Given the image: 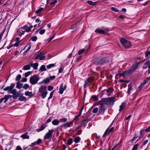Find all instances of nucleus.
<instances>
[{
	"instance_id": "nucleus-59",
	"label": "nucleus",
	"mask_w": 150,
	"mask_h": 150,
	"mask_svg": "<svg viewBox=\"0 0 150 150\" xmlns=\"http://www.w3.org/2000/svg\"><path fill=\"white\" fill-rule=\"evenodd\" d=\"M119 75L120 76H124L125 75H126V73L125 72V71L124 72H122V73H120Z\"/></svg>"
},
{
	"instance_id": "nucleus-19",
	"label": "nucleus",
	"mask_w": 150,
	"mask_h": 150,
	"mask_svg": "<svg viewBox=\"0 0 150 150\" xmlns=\"http://www.w3.org/2000/svg\"><path fill=\"white\" fill-rule=\"evenodd\" d=\"M126 105V103H122V104L120 106V109L119 111L120 112L122 111L125 108Z\"/></svg>"
},
{
	"instance_id": "nucleus-5",
	"label": "nucleus",
	"mask_w": 150,
	"mask_h": 150,
	"mask_svg": "<svg viewBox=\"0 0 150 150\" xmlns=\"http://www.w3.org/2000/svg\"><path fill=\"white\" fill-rule=\"evenodd\" d=\"M112 122L110 125L108 127L106 130L103 136V137H105L107 135H109L114 130V127H110L112 126Z\"/></svg>"
},
{
	"instance_id": "nucleus-20",
	"label": "nucleus",
	"mask_w": 150,
	"mask_h": 150,
	"mask_svg": "<svg viewBox=\"0 0 150 150\" xmlns=\"http://www.w3.org/2000/svg\"><path fill=\"white\" fill-rule=\"evenodd\" d=\"M145 131L144 129L141 130L140 132V136L139 139L142 138L144 136L145 134Z\"/></svg>"
},
{
	"instance_id": "nucleus-57",
	"label": "nucleus",
	"mask_w": 150,
	"mask_h": 150,
	"mask_svg": "<svg viewBox=\"0 0 150 150\" xmlns=\"http://www.w3.org/2000/svg\"><path fill=\"white\" fill-rule=\"evenodd\" d=\"M111 9L113 11L117 12L119 11V10L117 9V8L114 7H111Z\"/></svg>"
},
{
	"instance_id": "nucleus-38",
	"label": "nucleus",
	"mask_w": 150,
	"mask_h": 150,
	"mask_svg": "<svg viewBox=\"0 0 150 150\" xmlns=\"http://www.w3.org/2000/svg\"><path fill=\"white\" fill-rule=\"evenodd\" d=\"M86 51L85 49H82L79 50L78 54L79 55H80Z\"/></svg>"
},
{
	"instance_id": "nucleus-53",
	"label": "nucleus",
	"mask_w": 150,
	"mask_h": 150,
	"mask_svg": "<svg viewBox=\"0 0 150 150\" xmlns=\"http://www.w3.org/2000/svg\"><path fill=\"white\" fill-rule=\"evenodd\" d=\"M43 81L44 83H46L50 82V80L49 78H47L45 80H44Z\"/></svg>"
},
{
	"instance_id": "nucleus-42",
	"label": "nucleus",
	"mask_w": 150,
	"mask_h": 150,
	"mask_svg": "<svg viewBox=\"0 0 150 150\" xmlns=\"http://www.w3.org/2000/svg\"><path fill=\"white\" fill-rule=\"evenodd\" d=\"M73 142V139L71 138H70L68 140L67 144L69 145H71L72 144Z\"/></svg>"
},
{
	"instance_id": "nucleus-14",
	"label": "nucleus",
	"mask_w": 150,
	"mask_h": 150,
	"mask_svg": "<svg viewBox=\"0 0 150 150\" xmlns=\"http://www.w3.org/2000/svg\"><path fill=\"white\" fill-rule=\"evenodd\" d=\"M132 46L131 43L129 41H127L126 43L123 46L125 48H128L131 47Z\"/></svg>"
},
{
	"instance_id": "nucleus-63",
	"label": "nucleus",
	"mask_w": 150,
	"mask_h": 150,
	"mask_svg": "<svg viewBox=\"0 0 150 150\" xmlns=\"http://www.w3.org/2000/svg\"><path fill=\"white\" fill-rule=\"evenodd\" d=\"M132 90V88L131 87H129L128 88L127 91V93L129 95L130 94L131 91Z\"/></svg>"
},
{
	"instance_id": "nucleus-58",
	"label": "nucleus",
	"mask_w": 150,
	"mask_h": 150,
	"mask_svg": "<svg viewBox=\"0 0 150 150\" xmlns=\"http://www.w3.org/2000/svg\"><path fill=\"white\" fill-rule=\"evenodd\" d=\"M53 87L51 86H48V89L49 91L52 90L53 89Z\"/></svg>"
},
{
	"instance_id": "nucleus-29",
	"label": "nucleus",
	"mask_w": 150,
	"mask_h": 150,
	"mask_svg": "<svg viewBox=\"0 0 150 150\" xmlns=\"http://www.w3.org/2000/svg\"><path fill=\"white\" fill-rule=\"evenodd\" d=\"M30 63L29 65H25L23 68L22 69L24 70H29L30 69Z\"/></svg>"
},
{
	"instance_id": "nucleus-37",
	"label": "nucleus",
	"mask_w": 150,
	"mask_h": 150,
	"mask_svg": "<svg viewBox=\"0 0 150 150\" xmlns=\"http://www.w3.org/2000/svg\"><path fill=\"white\" fill-rule=\"evenodd\" d=\"M21 78V74H18L16 77V81H18V82H19Z\"/></svg>"
},
{
	"instance_id": "nucleus-15",
	"label": "nucleus",
	"mask_w": 150,
	"mask_h": 150,
	"mask_svg": "<svg viewBox=\"0 0 150 150\" xmlns=\"http://www.w3.org/2000/svg\"><path fill=\"white\" fill-rule=\"evenodd\" d=\"M105 108L104 106H100V108L99 110V113L103 115L105 110Z\"/></svg>"
},
{
	"instance_id": "nucleus-43",
	"label": "nucleus",
	"mask_w": 150,
	"mask_h": 150,
	"mask_svg": "<svg viewBox=\"0 0 150 150\" xmlns=\"http://www.w3.org/2000/svg\"><path fill=\"white\" fill-rule=\"evenodd\" d=\"M44 9L43 8H41L37 10L36 11V13L38 14L40 13Z\"/></svg>"
},
{
	"instance_id": "nucleus-13",
	"label": "nucleus",
	"mask_w": 150,
	"mask_h": 150,
	"mask_svg": "<svg viewBox=\"0 0 150 150\" xmlns=\"http://www.w3.org/2000/svg\"><path fill=\"white\" fill-rule=\"evenodd\" d=\"M46 89L47 87L46 86H41V87L39 88L38 92L42 93L46 91Z\"/></svg>"
},
{
	"instance_id": "nucleus-35",
	"label": "nucleus",
	"mask_w": 150,
	"mask_h": 150,
	"mask_svg": "<svg viewBox=\"0 0 150 150\" xmlns=\"http://www.w3.org/2000/svg\"><path fill=\"white\" fill-rule=\"evenodd\" d=\"M35 143L36 145H39L41 144L42 143V140L40 139H38L37 141L35 142Z\"/></svg>"
},
{
	"instance_id": "nucleus-31",
	"label": "nucleus",
	"mask_w": 150,
	"mask_h": 150,
	"mask_svg": "<svg viewBox=\"0 0 150 150\" xmlns=\"http://www.w3.org/2000/svg\"><path fill=\"white\" fill-rule=\"evenodd\" d=\"M25 95L28 96H33L32 92L26 91L25 92Z\"/></svg>"
},
{
	"instance_id": "nucleus-27",
	"label": "nucleus",
	"mask_w": 150,
	"mask_h": 150,
	"mask_svg": "<svg viewBox=\"0 0 150 150\" xmlns=\"http://www.w3.org/2000/svg\"><path fill=\"white\" fill-rule=\"evenodd\" d=\"M127 40H126L125 38H122L120 40V42L122 44L123 46H124V45H125L126 42H127Z\"/></svg>"
},
{
	"instance_id": "nucleus-12",
	"label": "nucleus",
	"mask_w": 150,
	"mask_h": 150,
	"mask_svg": "<svg viewBox=\"0 0 150 150\" xmlns=\"http://www.w3.org/2000/svg\"><path fill=\"white\" fill-rule=\"evenodd\" d=\"M73 122H67L66 123L62 125L61 127H63L64 128H67L68 127H69L71 125Z\"/></svg>"
},
{
	"instance_id": "nucleus-49",
	"label": "nucleus",
	"mask_w": 150,
	"mask_h": 150,
	"mask_svg": "<svg viewBox=\"0 0 150 150\" xmlns=\"http://www.w3.org/2000/svg\"><path fill=\"white\" fill-rule=\"evenodd\" d=\"M98 110V108L97 107H96L93 109L92 112L93 113H96Z\"/></svg>"
},
{
	"instance_id": "nucleus-23",
	"label": "nucleus",
	"mask_w": 150,
	"mask_h": 150,
	"mask_svg": "<svg viewBox=\"0 0 150 150\" xmlns=\"http://www.w3.org/2000/svg\"><path fill=\"white\" fill-rule=\"evenodd\" d=\"M125 72L126 73V75H130L132 74L134 72L130 69L126 71H125Z\"/></svg>"
},
{
	"instance_id": "nucleus-16",
	"label": "nucleus",
	"mask_w": 150,
	"mask_h": 150,
	"mask_svg": "<svg viewBox=\"0 0 150 150\" xmlns=\"http://www.w3.org/2000/svg\"><path fill=\"white\" fill-rule=\"evenodd\" d=\"M113 91V89L111 88H109L106 90V92L108 93L107 95L108 96H109L111 95Z\"/></svg>"
},
{
	"instance_id": "nucleus-26",
	"label": "nucleus",
	"mask_w": 150,
	"mask_h": 150,
	"mask_svg": "<svg viewBox=\"0 0 150 150\" xmlns=\"http://www.w3.org/2000/svg\"><path fill=\"white\" fill-rule=\"evenodd\" d=\"M59 123V121L57 120H54L52 121V123L53 125H58Z\"/></svg>"
},
{
	"instance_id": "nucleus-36",
	"label": "nucleus",
	"mask_w": 150,
	"mask_h": 150,
	"mask_svg": "<svg viewBox=\"0 0 150 150\" xmlns=\"http://www.w3.org/2000/svg\"><path fill=\"white\" fill-rule=\"evenodd\" d=\"M104 98L102 99L101 100L99 101L98 102V104L101 105V106H104L103 105L105 104V103L104 102Z\"/></svg>"
},
{
	"instance_id": "nucleus-32",
	"label": "nucleus",
	"mask_w": 150,
	"mask_h": 150,
	"mask_svg": "<svg viewBox=\"0 0 150 150\" xmlns=\"http://www.w3.org/2000/svg\"><path fill=\"white\" fill-rule=\"evenodd\" d=\"M47 93H48L47 91L42 93L41 95L42 98V99L45 98L46 97Z\"/></svg>"
},
{
	"instance_id": "nucleus-62",
	"label": "nucleus",
	"mask_w": 150,
	"mask_h": 150,
	"mask_svg": "<svg viewBox=\"0 0 150 150\" xmlns=\"http://www.w3.org/2000/svg\"><path fill=\"white\" fill-rule=\"evenodd\" d=\"M28 28V26L27 25H25L22 27H21V29L23 30L27 29Z\"/></svg>"
},
{
	"instance_id": "nucleus-11",
	"label": "nucleus",
	"mask_w": 150,
	"mask_h": 150,
	"mask_svg": "<svg viewBox=\"0 0 150 150\" xmlns=\"http://www.w3.org/2000/svg\"><path fill=\"white\" fill-rule=\"evenodd\" d=\"M139 64V62H137L133 64L131 67L130 69L134 72L136 69L137 68L138 65Z\"/></svg>"
},
{
	"instance_id": "nucleus-6",
	"label": "nucleus",
	"mask_w": 150,
	"mask_h": 150,
	"mask_svg": "<svg viewBox=\"0 0 150 150\" xmlns=\"http://www.w3.org/2000/svg\"><path fill=\"white\" fill-rule=\"evenodd\" d=\"M15 84L14 83H12L10 86L6 87L4 89V91H8V92L11 93V92L13 90L15 86Z\"/></svg>"
},
{
	"instance_id": "nucleus-60",
	"label": "nucleus",
	"mask_w": 150,
	"mask_h": 150,
	"mask_svg": "<svg viewBox=\"0 0 150 150\" xmlns=\"http://www.w3.org/2000/svg\"><path fill=\"white\" fill-rule=\"evenodd\" d=\"M17 32L19 33L18 34H19L20 36H21L22 35H23L24 34V33L23 32V33H22L21 31L19 30H18L17 31Z\"/></svg>"
},
{
	"instance_id": "nucleus-54",
	"label": "nucleus",
	"mask_w": 150,
	"mask_h": 150,
	"mask_svg": "<svg viewBox=\"0 0 150 150\" xmlns=\"http://www.w3.org/2000/svg\"><path fill=\"white\" fill-rule=\"evenodd\" d=\"M91 98L94 100L95 101H96L98 100V98L97 96L96 95H93L92 97Z\"/></svg>"
},
{
	"instance_id": "nucleus-2",
	"label": "nucleus",
	"mask_w": 150,
	"mask_h": 150,
	"mask_svg": "<svg viewBox=\"0 0 150 150\" xmlns=\"http://www.w3.org/2000/svg\"><path fill=\"white\" fill-rule=\"evenodd\" d=\"M115 97H111L104 98V102L105 104L108 105H113L115 101Z\"/></svg>"
},
{
	"instance_id": "nucleus-3",
	"label": "nucleus",
	"mask_w": 150,
	"mask_h": 150,
	"mask_svg": "<svg viewBox=\"0 0 150 150\" xmlns=\"http://www.w3.org/2000/svg\"><path fill=\"white\" fill-rule=\"evenodd\" d=\"M39 79V76L35 74L30 78V82L32 85L35 84L37 83Z\"/></svg>"
},
{
	"instance_id": "nucleus-28",
	"label": "nucleus",
	"mask_w": 150,
	"mask_h": 150,
	"mask_svg": "<svg viewBox=\"0 0 150 150\" xmlns=\"http://www.w3.org/2000/svg\"><path fill=\"white\" fill-rule=\"evenodd\" d=\"M46 70L47 69L45 67V66L44 65H43L41 66L39 69V71L42 72L46 71Z\"/></svg>"
},
{
	"instance_id": "nucleus-41",
	"label": "nucleus",
	"mask_w": 150,
	"mask_h": 150,
	"mask_svg": "<svg viewBox=\"0 0 150 150\" xmlns=\"http://www.w3.org/2000/svg\"><path fill=\"white\" fill-rule=\"evenodd\" d=\"M19 82H18L17 83V85L16 87L19 89H20L22 87V84H19L18 83Z\"/></svg>"
},
{
	"instance_id": "nucleus-10",
	"label": "nucleus",
	"mask_w": 150,
	"mask_h": 150,
	"mask_svg": "<svg viewBox=\"0 0 150 150\" xmlns=\"http://www.w3.org/2000/svg\"><path fill=\"white\" fill-rule=\"evenodd\" d=\"M66 88V85H65L64 87L63 83H62L59 88V93L61 94H62L63 93L64 91L65 90Z\"/></svg>"
},
{
	"instance_id": "nucleus-4",
	"label": "nucleus",
	"mask_w": 150,
	"mask_h": 150,
	"mask_svg": "<svg viewBox=\"0 0 150 150\" xmlns=\"http://www.w3.org/2000/svg\"><path fill=\"white\" fill-rule=\"evenodd\" d=\"M53 132L52 129L49 130L48 132L44 136V139L47 140L48 142H50L52 139Z\"/></svg>"
},
{
	"instance_id": "nucleus-22",
	"label": "nucleus",
	"mask_w": 150,
	"mask_h": 150,
	"mask_svg": "<svg viewBox=\"0 0 150 150\" xmlns=\"http://www.w3.org/2000/svg\"><path fill=\"white\" fill-rule=\"evenodd\" d=\"M28 133L26 132L22 135L21 136V137L23 139H29V136L28 135Z\"/></svg>"
},
{
	"instance_id": "nucleus-46",
	"label": "nucleus",
	"mask_w": 150,
	"mask_h": 150,
	"mask_svg": "<svg viewBox=\"0 0 150 150\" xmlns=\"http://www.w3.org/2000/svg\"><path fill=\"white\" fill-rule=\"evenodd\" d=\"M67 119L66 118H64L62 119H61L59 120V122H65L67 121Z\"/></svg>"
},
{
	"instance_id": "nucleus-51",
	"label": "nucleus",
	"mask_w": 150,
	"mask_h": 150,
	"mask_svg": "<svg viewBox=\"0 0 150 150\" xmlns=\"http://www.w3.org/2000/svg\"><path fill=\"white\" fill-rule=\"evenodd\" d=\"M29 87V86L28 84L25 83L24 84L23 87L24 89H27Z\"/></svg>"
},
{
	"instance_id": "nucleus-50",
	"label": "nucleus",
	"mask_w": 150,
	"mask_h": 150,
	"mask_svg": "<svg viewBox=\"0 0 150 150\" xmlns=\"http://www.w3.org/2000/svg\"><path fill=\"white\" fill-rule=\"evenodd\" d=\"M139 144H137L135 145H134L132 148V149L134 150H136L137 149L138 146Z\"/></svg>"
},
{
	"instance_id": "nucleus-21",
	"label": "nucleus",
	"mask_w": 150,
	"mask_h": 150,
	"mask_svg": "<svg viewBox=\"0 0 150 150\" xmlns=\"http://www.w3.org/2000/svg\"><path fill=\"white\" fill-rule=\"evenodd\" d=\"M95 32L96 33L103 34H105V33L104 30L100 29L99 28H97L96 29Z\"/></svg>"
},
{
	"instance_id": "nucleus-40",
	"label": "nucleus",
	"mask_w": 150,
	"mask_h": 150,
	"mask_svg": "<svg viewBox=\"0 0 150 150\" xmlns=\"http://www.w3.org/2000/svg\"><path fill=\"white\" fill-rule=\"evenodd\" d=\"M88 122V120L85 119L83 120L82 122V123L84 125V126L85 127L87 125V124Z\"/></svg>"
},
{
	"instance_id": "nucleus-9",
	"label": "nucleus",
	"mask_w": 150,
	"mask_h": 150,
	"mask_svg": "<svg viewBox=\"0 0 150 150\" xmlns=\"http://www.w3.org/2000/svg\"><path fill=\"white\" fill-rule=\"evenodd\" d=\"M44 54H43V53L42 52H40L35 57V59H39L40 60H42L44 59L45 58V56L44 55Z\"/></svg>"
},
{
	"instance_id": "nucleus-45",
	"label": "nucleus",
	"mask_w": 150,
	"mask_h": 150,
	"mask_svg": "<svg viewBox=\"0 0 150 150\" xmlns=\"http://www.w3.org/2000/svg\"><path fill=\"white\" fill-rule=\"evenodd\" d=\"M21 41H18L16 43H15L14 44H13V47H18L20 45V42H21Z\"/></svg>"
},
{
	"instance_id": "nucleus-44",
	"label": "nucleus",
	"mask_w": 150,
	"mask_h": 150,
	"mask_svg": "<svg viewBox=\"0 0 150 150\" xmlns=\"http://www.w3.org/2000/svg\"><path fill=\"white\" fill-rule=\"evenodd\" d=\"M145 84L146 83L143 81V82L141 83L139 86L138 87V89H141Z\"/></svg>"
},
{
	"instance_id": "nucleus-55",
	"label": "nucleus",
	"mask_w": 150,
	"mask_h": 150,
	"mask_svg": "<svg viewBox=\"0 0 150 150\" xmlns=\"http://www.w3.org/2000/svg\"><path fill=\"white\" fill-rule=\"evenodd\" d=\"M31 39L32 41H35L37 39V37L36 36H34L31 38Z\"/></svg>"
},
{
	"instance_id": "nucleus-48",
	"label": "nucleus",
	"mask_w": 150,
	"mask_h": 150,
	"mask_svg": "<svg viewBox=\"0 0 150 150\" xmlns=\"http://www.w3.org/2000/svg\"><path fill=\"white\" fill-rule=\"evenodd\" d=\"M89 86V83H88L85 81V83L83 85L84 88H86L87 86Z\"/></svg>"
},
{
	"instance_id": "nucleus-8",
	"label": "nucleus",
	"mask_w": 150,
	"mask_h": 150,
	"mask_svg": "<svg viewBox=\"0 0 150 150\" xmlns=\"http://www.w3.org/2000/svg\"><path fill=\"white\" fill-rule=\"evenodd\" d=\"M47 127V125L46 124H42L38 129H37L36 130V131L38 132H39L44 130Z\"/></svg>"
},
{
	"instance_id": "nucleus-30",
	"label": "nucleus",
	"mask_w": 150,
	"mask_h": 150,
	"mask_svg": "<svg viewBox=\"0 0 150 150\" xmlns=\"http://www.w3.org/2000/svg\"><path fill=\"white\" fill-rule=\"evenodd\" d=\"M87 3L89 5L92 6H95L97 4V2H93L91 1H87Z\"/></svg>"
},
{
	"instance_id": "nucleus-47",
	"label": "nucleus",
	"mask_w": 150,
	"mask_h": 150,
	"mask_svg": "<svg viewBox=\"0 0 150 150\" xmlns=\"http://www.w3.org/2000/svg\"><path fill=\"white\" fill-rule=\"evenodd\" d=\"M31 74V72L29 71L25 74V77H27L29 76Z\"/></svg>"
},
{
	"instance_id": "nucleus-34",
	"label": "nucleus",
	"mask_w": 150,
	"mask_h": 150,
	"mask_svg": "<svg viewBox=\"0 0 150 150\" xmlns=\"http://www.w3.org/2000/svg\"><path fill=\"white\" fill-rule=\"evenodd\" d=\"M56 66L55 64H51L47 65V68L48 69H50L52 67H53Z\"/></svg>"
},
{
	"instance_id": "nucleus-61",
	"label": "nucleus",
	"mask_w": 150,
	"mask_h": 150,
	"mask_svg": "<svg viewBox=\"0 0 150 150\" xmlns=\"http://www.w3.org/2000/svg\"><path fill=\"white\" fill-rule=\"evenodd\" d=\"M150 80V77L146 78L144 81V82L146 84Z\"/></svg>"
},
{
	"instance_id": "nucleus-25",
	"label": "nucleus",
	"mask_w": 150,
	"mask_h": 150,
	"mask_svg": "<svg viewBox=\"0 0 150 150\" xmlns=\"http://www.w3.org/2000/svg\"><path fill=\"white\" fill-rule=\"evenodd\" d=\"M81 139V138L79 137H77L74 138V141L76 143H77L79 142Z\"/></svg>"
},
{
	"instance_id": "nucleus-24",
	"label": "nucleus",
	"mask_w": 150,
	"mask_h": 150,
	"mask_svg": "<svg viewBox=\"0 0 150 150\" xmlns=\"http://www.w3.org/2000/svg\"><path fill=\"white\" fill-rule=\"evenodd\" d=\"M94 80V79L92 77H90L87 78L85 81L87 83H91V81H93Z\"/></svg>"
},
{
	"instance_id": "nucleus-1",
	"label": "nucleus",
	"mask_w": 150,
	"mask_h": 150,
	"mask_svg": "<svg viewBox=\"0 0 150 150\" xmlns=\"http://www.w3.org/2000/svg\"><path fill=\"white\" fill-rule=\"evenodd\" d=\"M108 62L107 58L103 57H95L93 60V64L96 65H103Z\"/></svg>"
},
{
	"instance_id": "nucleus-52",
	"label": "nucleus",
	"mask_w": 150,
	"mask_h": 150,
	"mask_svg": "<svg viewBox=\"0 0 150 150\" xmlns=\"http://www.w3.org/2000/svg\"><path fill=\"white\" fill-rule=\"evenodd\" d=\"M45 29L40 30L39 31V33L41 35H42L45 33Z\"/></svg>"
},
{
	"instance_id": "nucleus-18",
	"label": "nucleus",
	"mask_w": 150,
	"mask_h": 150,
	"mask_svg": "<svg viewBox=\"0 0 150 150\" xmlns=\"http://www.w3.org/2000/svg\"><path fill=\"white\" fill-rule=\"evenodd\" d=\"M150 61L148 60L144 64L142 68L143 69H146L148 67L149 68V64L150 63Z\"/></svg>"
},
{
	"instance_id": "nucleus-39",
	"label": "nucleus",
	"mask_w": 150,
	"mask_h": 150,
	"mask_svg": "<svg viewBox=\"0 0 150 150\" xmlns=\"http://www.w3.org/2000/svg\"><path fill=\"white\" fill-rule=\"evenodd\" d=\"M3 98V100H4V103H6L8 99L9 95H6L4 98Z\"/></svg>"
},
{
	"instance_id": "nucleus-17",
	"label": "nucleus",
	"mask_w": 150,
	"mask_h": 150,
	"mask_svg": "<svg viewBox=\"0 0 150 150\" xmlns=\"http://www.w3.org/2000/svg\"><path fill=\"white\" fill-rule=\"evenodd\" d=\"M38 64L37 63H30V66L33 67V69L35 70H37L38 69Z\"/></svg>"
},
{
	"instance_id": "nucleus-56",
	"label": "nucleus",
	"mask_w": 150,
	"mask_h": 150,
	"mask_svg": "<svg viewBox=\"0 0 150 150\" xmlns=\"http://www.w3.org/2000/svg\"><path fill=\"white\" fill-rule=\"evenodd\" d=\"M54 91H52L51 92V93L50 94V96L48 98V100H49L50 98H52V96H53V93H54Z\"/></svg>"
},
{
	"instance_id": "nucleus-64",
	"label": "nucleus",
	"mask_w": 150,
	"mask_h": 150,
	"mask_svg": "<svg viewBox=\"0 0 150 150\" xmlns=\"http://www.w3.org/2000/svg\"><path fill=\"white\" fill-rule=\"evenodd\" d=\"M145 132H150V126H149L145 130Z\"/></svg>"
},
{
	"instance_id": "nucleus-7",
	"label": "nucleus",
	"mask_w": 150,
	"mask_h": 150,
	"mask_svg": "<svg viewBox=\"0 0 150 150\" xmlns=\"http://www.w3.org/2000/svg\"><path fill=\"white\" fill-rule=\"evenodd\" d=\"M11 93L12 94L13 98L14 99H16L18 96H19L20 93L19 92H17L16 90L15 89H13L11 92Z\"/></svg>"
},
{
	"instance_id": "nucleus-33",
	"label": "nucleus",
	"mask_w": 150,
	"mask_h": 150,
	"mask_svg": "<svg viewBox=\"0 0 150 150\" xmlns=\"http://www.w3.org/2000/svg\"><path fill=\"white\" fill-rule=\"evenodd\" d=\"M18 100L19 101H24L26 100V98L23 96H21L19 97Z\"/></svg>"
}]
</instances>
